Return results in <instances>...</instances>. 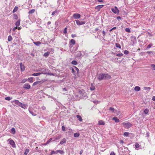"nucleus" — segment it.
Masks as SVG:
<instances>
[{
  "label": "nucleus",
  "mask_w": 155,
  "mask_h": 155,
  "mask_svg": "<svg viewBox=\"0 0 155 155\" xmlns=\"http://www.w3.org/2000/svg\"><path fill=\"white\" fill-rule=\"evenodd\" d=\"M77 118L78 119V120L81 122L82 121V119L81 116L77 115L76 116Z\"/></svg>",
  "instance_id": "obj_17"
},
{
  "label": "nucleus",
  "mask_w": 155,
  "mask_h": 155,
  "mask_svg": "<svg viewBox=\"0 0 155 155\" xmlns=\"http://www.w3.org/2000/svg\"><path fill=\"white\" fill-rule=\"evenodd\" d=\"M117 19L119 20L120 19H121V18L120 16H119L117 17Z\"/></svg>",
  "instance_id": "obj_61"
},
{
  "label": "nucleus",
  "mask_w": 155,
  "mask_h": 155,
  "mask_svg": "<svg viewBox=\"0 0 155 155\" xmlns=\"http://www.w3.org/2000/svg\"><path fill=\"white\" fill-rule=\"evenodd\" d=\"M146 52L148 54H151L152 53V52L151 51H149L147 52Z\"/></svg>",
  "instance_id": "obj_63"
},
{
  "label": "nucleus",
  "mask_w": 155,
  "mask_h": 155,
  "mask_svg": "<svg viewBox=\"0 0 155 155\" xmlns=\"http://www.w3.org/2000/svg\"><path fill=\"white\" fill-rule=\"evenodd\" d=\"M110 155H115V153L113 151H112L110 154Z\"/></svg>",
  "instance_id": "obj_57"
},
{
  "label": "nucleus",
  "mask_w": 155,
  "mask_h": 155,
  "mask_svg": "<svg viewBox=\"0 0 155 155\" xmlns=\"http://www.w3.org/2000/svg\"><path fill=\"white\" fill-rule=\"evenodd\" d=\"M153 45V44L151 43H150L149 45H148L147 47V49H149L151 48L152 46Z\"/></svg>",
  "instance_id": "obj_35"
},
{
  "label": "nucleus",
  "mask_w": 155,
  "mask_h": 155,
  "mask_svg": "<svg viewBox=\"0 0 155 155\" xmlns=\"http://www.w3.org/2000/svg\"><path fill=\"white\" fill-rule=\"evenodd\" d=\"M17 28H18V27L16 26L15 27L13 28V31H15V29H17Z\"/></svg>",
  "instance_id": "obj_62"
},
{
  "label": "nucleus",
  "mask_w": 155,
  "mask_h": 155,
  "mask_svg": "<svg viewBox=\"0 0 155 155\" xmlns=\"http://www.w3.org/2000/svg\"><path fill=\"white\" fill-rule=\"evenodd\" d=\"M150 87H144L143 89L146 90L150 91Z\"/></svg>",
  "instance_id": "obj_40"
},
{
  "label": "nucleus",
  "mask_w": 155,
  "mask_h": 155,
  "mask_svg": "<svg viewBox=\"0 0 155 155\" xmlns=\"http://www.w3.org/2000/svg\"><path fill=\"white\" fill-rule=\"evenodd\" d=\"M5 99L8 101H10L11 100V98L9 97H6Z\"/></svg>",
  "instance_id": "obj_53"
},
{
  "label": "nucleus",
  "mask_w": 155,
  "mask_h": 155,
  "mask_svg": "<svg viewBox=\"0 0 155 155\" xmlns=\"http://www.w3.org/2000/svg\"><path fill=\"white\" fill-rule=\"evenodd\" d=\"M41 108L43 110H45L46 109V107L44 106H42Z\"/></svg>",
  "instance_id": "obj_58"
},
{
  "label": "nucleus",
  "mask_w": 155,
  "mask_h": 155,
  "mask_svg": "<svg viewBox=\"0 0 155 155\" xmlns=\"http://www.w3.org/2000/svg\"><path fill=\"white\" fill-rule=\"evenodd\" d=\"M129 51L127 50H125L124 51V53L125 54H129Z\"/></svg>",
  "instance_id": "obj_46"
},
{
  "label": "nucleus",
  "mask_w": 155,
  "mask_h": 155,
  "mask_svg": "<svg viewBox=\"0 0 155 155\" xmlns=\"http://www.w3.org/2000/svg\"><path fill=\"white\" fill-rule=\"evenodd\" d=\"M130 133H129V132H125L124 133V136L125 137H127L128 136H129V134H130Z\"/></svg>",
  "instance_id": "obj_23"
},
{
  "label": "nucleus",
  "mask_w": 155,
  "mask_h": 155,
  "mask_svg": "<svg viewBox=\"0 0 155 155\" xmlns=\"http://www.w3.org/2000/svg\"><path fill=\"white\" fill-rule=\"evenodd\" d=\"M51 140H52V138H50L49 140H48L46 143H47V144H48V143H50V142H51Z\"/></svg>",
  "instance_id": "obj_54"
},
{
  "label": "nucleus",
  "mask_w": 155,
  "mask_h": 155,
  "mask_svg": "<svg viewBox=\"0 0 155 155\" xmlns=\"http://www.w3.org/2000/svg\"><path fill=\"white\" fill-rule=\"evenodd\" d=\"M80 135V134L79 133H75L74 134V137H78Z\"/></svg>",
  "instance_id": "obj_32"
},
{
  "label": "nucleus",
  "mask_w": 155,
  "mask_h": 155,
  "mask_svg": "<svg viewBox=\"0 0 155 155\" xmlns=\"http://www.w3.org/2000/svg\"><path fill=\"white\" fill-rule=\"evenodd\" d=\"M71 63L72 64L74 65H76L78 64L77 62L76 61H75V60H74V61H72L71 62Z\"/></svg>",
  "instance_id": "obj_29"
},
{
  "label": "nucleus",
  "mask_w": 155,
  "mask_h": 155,
  "mask_svg": "<svg viewBox=\"0 0 155 155\" xmlns=\"http://www.w3.org/2000/svg\"><path fill=\"white\" fill-rule=\"evenodd\" d=\"M30 113L33 116H35L36 115V114L35 113H34L32 111H31V112H30Z\"/></svg>",
  "instance_id": "obj_44"
},
{
  "label": "nucleus",
  "mask_w": 155,
  "mask_h": 155,
  "mask_svg": "<svg viewBox=\"0 0 155 155\" xmlns=\"http://www.w3.org/2000/svg\"><path fill=\"white\" fill-rule=\"evenodd\" d=\"M109 110L112 111V112H114L116 110H115L114 108L113 107H110L109 109Z\"/></svg>",
  "instance_id": "obj_31"
},
{
  "label": "nucleus",
  "mask_w": 155,
  "mask_h": 155,
  "mask_svg": "<svg viewBox=\"0 0 155 155\" xmlns=\"http://www.w3.org/2000/svg\"><path fill=\"white\" fill-rule=\"evenodd\" d=\"M45 73H43V72H38L35 73H34L32 74V75L35 76L40 75L42 74H45Z\"/></svg>",
  "instance_id": "obj_14"
},
{
  "label": "nucleus",
  "mask_w": 155,
  "mask_h": 155,
  "mask_svg": "<svg viewBox=\"0 0 155 155\" xmlns=\"http://www.w3.org/2000/svg\"><path fill=\"white\" fill-rule=\"evenodd\" d=\"M112 120H114L115 122L116 123H118L120 121L116 117H113Z\"/></svg>",
  "instance_id": "obj_16"
},
{
  "label": "nucleus",
  "mask_w": 155,
  "mask_h": 155,
  "mask_svg": "<svg viewBox=\"0 0 155 155\" xmlns=\"http://www.w3.org/2000/svg\"><path fill=\"white\" fill-rule=\"evenodd\" d=\"M75 21L77 24L78 25H82L85 23V21H80L79 20H75Z\"/></svg>",
  "instance_id": "obj_6"
},
{
  "label": "nucleus",
  "mask_w": 155,
  "mask_h": 155,
  "mask_svg": "<svg viewBox=\"0 0 155 155\" xmlns=\"http://www.w3.org/2000/svg\"><path fill=\"white\" fill-rule=\"evenodd\" d=\"M116 29V27H113V28H111V29H110V31H111L113 30Z\"/></svg>",
  "instance_id": "obj_55"
},
{
  "label": "nucleus",
  "mask_w": 155,
  "mask_h": 155,
  "mask_svg": "<svg viewBox=\"0 0 155 155\" xmlns=\"http://www.w3.org/2000/svg\"><path fill=\"white\" fill-rule=\"evenodd\" d=\"M95 89V87L94 86H91L90 87V90L93 91Z\"/></svg>",
  "instance_id": "obj_49"
},
{
  "label": "nucleus",
  "mask_w": 155,
  "mask_h": 155,
  "mask_svg": "<svg viewBox=\"0 0 155 155\" xmlns=\"http://www.w3.org/2000/svg\"><path fill=\"white\" fill-rule=\"evenodd\" d=\"M57 153H59L61 154H63L64 153V152L62 150H57Z\"/></svg>",
  "instance_id": "obj_26"
},
{
  "label": "nucleus",
  "mask_w": 155,
  "mask_h": 155,
  "mask_svg": "<svg viewBox=\"0 0 155 155\" xmlns=\"http://www.w3.org/2000/svg\"><path fill=\"white\" fill-rule=\"evenodd\" d=\"M14 18L16 19H17L18 16L17 15H14Z\"/></svg>",
  "instance_id": "obj_60"
},
{
  "label": "nucleus",
  "mask_w": 155,
  "mask_h": 155,
  "mask_svg": "<svg viewBox=\"0 0 155 155\" xmlns=\"http://www.w3.org/2000/svg\"><path fill=\"white\" fill-rule=\"evenodd\" d=\"M7 141H9V143L13 147H15V142L12 140H11L10 139H8V140H7Z\"/></svg>",
  "instance_id": "obj_4"
},
{
  "label": "nucleus",
  "mask_w": 155,
  "mask_h": 155,
  "mask_svg": "<svg viewBox=\"0 0 155 155\" xmlns=\"http://www.w3.org/2000/svg\"><path fill=\"white\" fill-rule=\"evenodd\" d=\"M19 64L21 71H24L25 68L24 65L22 64V63L21 62L20 63H19Z\"/></svg>",
  "instance_id": "obj_11"
},
{
  "label": "nucleus",
  "mask_w": 155,
  "mask_h": 155,
  "mask_svg": "<svg viewBox=\"0 0 155 155\" xmlns=\"http://www.w3.org/2000/svg\"><path fill=\"white\" fill-rule=\"evenodd\" d=\"M82 55L81 51H79L76 52V56L77 58H81Z\"/></svg>",
  "instance_id": "obj_10"
},
{
  "label": "nucleus",
  "mask_w": 155,
  "mask_h": 155,
  "mask_svg": "<svg viewBox=\"0 0 155 155\" xmlns=\"http://www.w3.org/2000/svg\"><path fill=\"white\" fill-rule=\"evenodd\" d=\"M29 149H26L25 150V152H24V154L25 155H27L28 153H29Z\"/></svg>",
  "instance_id": "obj_25"
},
{
  "label": "nucleus",
  "mask_w": 155,
  "mask_h": 155,
  "mask_svg": "<svg viewBox=\"0 0 155 155\" xmlns=\"http://www.w3.org/2000/svg\"><path fill=\"white\" fill-rule=\"evenodd\" d=\"M67 28L66 27L64 29V34H66L67 33Z\"/></svg>",
  "instance_id": "obj_51"
},
{
  "label": "nucleus",
  "mask_w": 155,
  "mask_h": 155,
  "mask_svg": "<svg viewBox=\"0 0 155 155\" xmlns=\"http://www.w3.org/2000/svg\"><path fill=\"white\" fill-rule=\"evenodd\" d=\"M98 124L99 125H104V124H105V123H104V122L103 121L101 120H100V121H98Z\"/></svg>",
  "instance_id": "obj_22"
},
{
  "label": "nucleus",
  "mask_w": 155,
  "mask_h": 155,
  "mask_svg": "<svg viewBox=\"0 0 155 155\" xmlns=\"http://www.w3.org/2000/svg\"><path fill=\"white\" fill-rule=\"evenodd\" d=\"M62 130L63 131H65V127L64 126H62Z\"/></svg>",
  "instance_id": "obj_56"
},
{
  "label": "nucleus",
  "mask_w": 155,
  "mask_h": 155,
  "mask_svg": "<svg viewBox=\"0 0 155 155\" xmlns=\"http://www.w3.org/2000/svg\"><path fill=\"white\" fill-rule=\"evenodd\" d=\"M134 89L135 91H139L140 90V88L139 87L137 86L135 87Z\"/></svg>",
  "instance_id": "obj_21"
},
{
  "label": "nucleus",
  "mask_w": 155,
  "mask_h": 155,
  "mask_svg": "<svg viewBox=\"0 0 155 155\" xmlns=\"http://www.w3.org/2000/svg\"><path fill=\"white\" fill-rule=\"evenodd\" d=\"M102 33H103V36H105V31H102Z\"/></svg>",
  "instance_id": "obj_59"
},
{
  "label": "nucleus",
  "mask_w": 155,
  "mask_h": 155,
  "mask_svg": "<svg viewBox=\"0 0 155 155\" xmlns=\"http://www.w3.org/2000/svg\"><path fill=\"white\" fill-rule=\"evenodd\" d=\"M152 100L153 101H155V96H153V97Z\"/></svg>",
  "instance_id": "obj_64"
},
{
  "label": "nucleus",
  "mask_w": 155,
  "mask_h": 155,
  "mask_svg": "<svg viewBox=\"0 0 155 155\" xmlns=\"http://www.w3.org/2000/svg\"><path fill=\"white\" fill-rule=\"evenodd\" d=\"M15 25L16 27H18V26L20 25V20H19L18 21H17L15 23Z\"/></svg>",
  "instance_id": "obj_19"
},
{
  "label": "nucleus",
  "mask_w": 155,
  "mask_h": 155,
  "mask_svg": "<svg viewBox=\"0 0 155 155\" xmlns=\"http://www.w3.org/2000/svg\"><path fill=\"white\" fill-rule=\"evenodd\" d=\"M20 107H21V108L25 109L27 108L28 105L27 104L21 103V104L20 105Z\"/></svg>",
  "instance_id": "obj_12"
},
{
  "label": "nucleus",
  "mask_w": 155,
  "mask_h": 155,
  "mask_svg": "<svg viewBox=\"0 0 155 155\" xmlns=\"http://www.w3.org/2000/svg\"><path fill=\"white\" fill-rule=\"evenodd\" d=\"M122 124L124 127L126 128H129L132 126V124L129 122H123Z\"/></svg>",
  "instance_id": "obj_2"
},
{
  "label": "nucleus",
  "mask_w": 155,
  "mask_h": 155,
  "mask_svg": "<svg viewBox=\"0 0 155 155\" xmlns=\"http://www.w3.org/2000/svg\"><path fill=\"white\" fill-rule=\"evenodd\" d=\"M28 80L26 79H23L22 81H21V83H25Z\"/></svg>",
  "instance_id": "obj_48"
},
{
  "label": "nucleus",
  "mask_w": 155,
  "mask_h": 155,
  "mask_svg": "<svg viewBox=\"0 0 155 155\" xmlns=\"http://www.w3.org/2000/svg\"><path fill=\"white\" fill-rule=\"evenodd\" d=\"M73 17L75 19H78L80 18L81 15L78 13H74L73 15Z\"/></svg>",
  "instance_id": "obj_5"
},
{
  "label": "nucleus",
  "mask_w": 155,
  "mask_h": 155,
  "mask_svg": "<svg viewBox=\"0 0 155 155\" xmlns=\"http://www.w3.org/2000/svg\"><path fill=\"white\" fill-rule=\"evenodd\" d=\"M111 11L115 14H119V10L116 6L114 7V8H111Z\"/></svg>",
  "instance_id": "obj_3"
},
{
  "label": "nucleus",
  "mask_w": 155,
  "mask_h": 155,
  "mask_svg": "<svg viewBox=\"0 0 155 155\" xmlns=\"http://www.w3.org/2000/svg\"><path fill=\"white\" fill-rule=\"evenodd\" d=\"M31 86L28 83L25 84L23 86V88L26 89H29Z\"/></svg>",
  "instance_id": "obj_8"
},
{
  "label": "nucleus",
  "mask_w": 155,
  "mask_h": 155,
  "mask_svg": "<svg viewBox=\"0 0 155 155\" xmlns=\"http://www.w3.org/2000/svg\"><path fill=\"white\" fill-rule=\"evenodd\" d=\"M12 38L11 35L8 36V40L9 41H10L12 40Z\"/></svg>",
  "instance_id": "obj_34"
},
{
  "label": "nucleus",
  "mask_w": 155,
  "mask_h": 155,
  "mask_svg": "<svg viewBox=\"0 0 155 155\" xmlns=\"http://www.w3.org/2000/svg\"><path fill=\"white\" fill-rule=\"evenodd\" d=\"M33 78L31 77V78H28L27 80L29 82L32 83L33 82Z\"/></svg>",
  "instance_id": "obj_24"
},
{
  "label": "nucleus",
  "mask_w": 155,
  "mask_h": 155,
  "mask_svg": "<svg viewBox=\"0 0 155 155\" xmlns=\"http://www.w3.org/2000/svg\"><path fill=\"white\" fill-rule=\"evenodd\" d=\"M115 45L117 48H121L120 45L119 44L116 43L115 44Z\"/></svg>",
  "instance_id": "obj_36"
},
{
  "label": "nucleus",
  "mask_w": 155,
  "mask_h": 155,
  "mask_svg": "<svg viewBox=\"0 0 155 155\" xmlns=\"http://www.w3.org/2000/svg\"><path fill=\"white\" fill-rule=\"evenodd\" d=\"M72 70V73L74 74H75V71L73 68H72L71 69Z\"/></svg>",
  "instance_id": "obj_52"
},
{
  "label": "nucleus",
  "mask_w": 155,
  "mask_h": 155,
  "mask_svg": "<svg viewBox=\"0 0 155 155\" xmlns=\"http://www.w3.org/2000/svg\"><path fill=\"white\" fill-rule=\"evenodd\" d=\"M115 113L119 118H121L122 117V114L119 110H116Z\"/></svg>",
  "instance_id": "obj_7"
},
{
  "label": "nucleus",
  "mask_w": 155,
  "mask_h": 155,
  "mask_svg": "<svg viewBox=\"0 0 155 155\" xmlns=\"http://www.w3.org/2000/svg\"><path fill=\"white\" fill-rule=\"evenodd\" d=\"M144 113L146 114H147L149 112V110L147 109H145L144 111Z\"/></svg>",
  "instance_id": "obj_41"
},
{
  "label": "nucleus",
  "mask_w": 155,
  "mask_h": 155,
  "mask_svg": "<svg viewBox=\"0 0 155 155\" xmlns=\"http://www.w3.org/2000/svg\"><path fill=\"white\" fill-rule=\"evenodd\" d=\"M123 55V54L122 53H119L118 54H116V55L119 57L122 56Z\"/></svg>",
  "instance_id": "obj_43"
},
{
  "label": "nucleus",
  "mask_w": 155,
  "mask_h": 155,
  "mask_svg": "<svg viewBox=\"0 0 155 155\" xmlns=\"http://www.w3.org/2000/svg\"><path fill=\"white\" fill-rule=\"evenodd\" d=\"M151 66L152 67L153 70H155V64H152Z\"/></svg>",
  "instance_id": "obj_45"
},
{
  "label": "nucleus",
  "mask_w": 155,
  "mask_h": 155,
  "mask_svg": "<svg viewBox=\"0 0 155 155\" xmlns=\"http://www.w3.org/2000/svg\"><path fill=\"white\" fill-rule=\"evenodd\" d=\"M40 82L39 81H36L35 82H34V83H33V85L35 86V85H37V84H38L39 83H40Z\"/></svg>",
  "instance_id": "obj_37"
},
{
  "label": "nucleus",
  "mask_w": 155,
  "mask_h": 155,
  "mask_svg": "<svg viewBox=\"0 0 155 155\" xmlns=\"http://www.w3.org/2000/svg\"><path fill=\"white\" fill-rule=\"evenodd\" d=\"M18 7H17V6L15 7L14 8L13 11V12L14 13V12H16L18 9Z\"/></svg>",
  "instance_id": "obj_28"
},
{
  "label": "nucleus",
  "mask_w": 155,
  "mask_h": 155,
  "mask_svg": "<svg viewBox=\"0 0 155 155\" xmlns=\"http://www.w3.org/2000/svg\"><path fill=\"white\" fill-rule=\"evenodd\" d=\"M13 102L14 103L17 104L19 106H20V105L21 104V103L19 102V101L18 100H15L13 101Z\"/></svg>",
  "instance_id": "obj_13"
},
{
  "label": "nucleus",
  "mask_w": 155,
  "mask_h": 155,
  "mask_svg": "<svg viewBox=\"0 0 155 155\" xmlns=\"http://www.w3.org/2000/svg\"><path fill=\"white\" fill-rule=\"evenodd\" d=\"M97 78L99 81L106 80L111 78V76L107 73H103L99 74Z\"/></svg>",
  "instance_id": "obj_1"
},
{
  "label": "nucleus",
  "mask_w": 155,
  "mask_h": 155,
  "mask_svg": "<svg viewBox=\"0 0 155 155\" xmlns=\"http://www.w3.org/2000/svg\"><path fill=\"white\" fill-rule=\"evenodd\" d=\"M34 43L37 46H39L40 44H41V43L40 41H37V42H34Z\"/></svg>",
  "instance_id": "obj_20"
},
{
  "label": "nucleus",
  "mask_w": 155,
  "mask_h": 155,
  "mask_svg": "<svg viewBox=\"0 0 155 155\" xmlns=\"http://www.w3.org/2000/svg\"><path fill=\"white\" fill-rule=\"evenodd\" d=\"M57 151H52L51 152V153L50 154L52 155L54 154L57 153Z\"/></svg>",
  "instance_id": "obj_38"
},
{
  "label": "nucleus",
  "mask_w": 155,
  "mask_h": 155,
  "mask_svg": "<svg viewBox=\"0 0 155 155\" xmlns=\"http://www.w3.org/2000/svg\"><path fill=\"white\" fill-rule=\"evenodd\" d=\"M70 43L72 45H74L75 44V41L74 39H72L70 41Z\"/></svg>",
  "instance_id": "obj_27"
},
{
  "label": "nucleus",
  "mask_w": 155,
  "mask_h": 155,
  "mask_svg": "<svg viewBox=\"0 0 155 155\" xmlns=\"http://www.w3.org/2000/svg\"><path fill=\"white\" fill-rule=\"evenodd\" d=\"M11 130L12 134H14L15 133V130L14 128H12Z\"/></svg>",
  "instance_id": "obj_33"
},
{
  "label": "nucleus",
  "mask_w": 155,
  "mask_h": 155,
  "mask_svg": "<svg viewBox=\"0 0 155 155\" xmlns=\"http://www.w3.org/2000/svg\"><path fill=\"white\" fill-rule=\"evenodd\" d=\"M125 31L128 33H130V29L128 28H127L125 29Z\"/></svg>",
  "instance_id": "obj_42"
},
{
  "label": "nucleus",
  "mask_w": 155,
  "mask_h": 155,
  "mask_svg": "<svg viewBox=\"0 0 155 155\" xmlns=\"http://www.w3.org/2000/svg\"><path fill=\"white\" fill-rule=\"evenodd\" d=\"M35 12V9H32L30 11H29L28 12V13L29 14H32V13H33Z\"/></svg>",
  "instance_id": "obj_30"
},
{
  "label": "nucleus",
  "mask_w": 155,
  "mask_h": 155,
  "mask_svg": "<svg viewBox=\"0 0 155 155\" xmlns=\"http://www.w3.org/2000/svg\"><path fill=\"white\" fill-rule=\"evenodd\" d=\"M57 13V11L56 10L55 11L53 12L52 13L51 15H56V14Z\"/></svg>",
  "instance_id": "obj_39"
},
{
  "label": "nucleus",
  "mask_w": 155,
  "mask_h": 155,
  "mask_svg": "<svg viewBox=\"0 0 155 155\" xmlns=\"http://www.w3.org/2000/svg\"><path fill=\"white\" fill-rule=\"evenodd\" d=\"M135 147L136 148H138L139 147V144L138 143H136L135 144Z\"/></svg>",
  "instance_id": "obj_47"
},
{
  "label": "nucleus",
  "mask_w": 155,
  "mask_h": 155,
  "mask_svg": "<svg viewBox=\"0 0 155 155\" xmlns=\"http://www.w3.org/2000/svg\"><path fill=\"white\" fill-rule=\"evenodd\" d=\"M66 141V140L65 138L63 139L62 140L60 141V144L61 145L63 144L64 143H65Z\"/></svg>",
  "instance_id": "obj_18"
},
{
  "label": "nucleus",
  "mask_w": 155,
  "mask_h": 155,
  "mask_svg": "<svg viewBox=\"0 0 155 155\" xmlns=\"http://www.w3.org/2000/svg\"><path fill=\"white\" fill-rule=\"evenodd\" d=\"M32 109H33V108L31 107H29L28 108V110H29V112H31V111H32Z\"/></svg>",
  "instance_id": "obj_50"
},
{
  "label": "nucleus",
  "mask_w": 155,
  "mask_h": 155,
  "mask_svg": "<svg viewBox=\"0 0 155 155\" xmlns=\"http://www.w3.org/2000/svg\"><path fill=\"white\" fill-rule=\"evenodd\" d=\"M50 54V52L49 51H48L47 52H45L43 56L45 57H48L49 56V54Z\"/></svg>",
  "instance_id": "obj_15"
},
{
  "label": "nucleus",
  "mask_w": 155,
  "mask_h": 155,
  "mask_svg": "<svg viewBox=\"0 0 155 155\" xmlns=\"http://www.w3.org/2000/svg\"><path fill=\"white\" fill-rule=\"evenodd\" d=\"M104 6V5H99L95 7V9L97 10V12L99 11L100 9Z\"/></svg>",
  "instance_id": "obj_9"
}]
</instances>
